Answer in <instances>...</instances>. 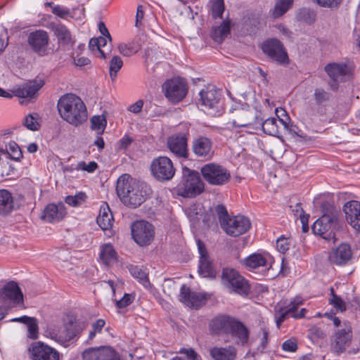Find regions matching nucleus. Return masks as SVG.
<instances>
[{
	"mask_svg": "<svg viewBox=\"0 0 360 360\" xmlns=\"http://www.w3.org/2000/svg\"><path fill=\"white\" fill-rule=\"evenodd\" d=\"M150 191L146 183L132 179L127 174L121 175L117 181V194L121 201L130 207L140 206L146 200Z\"/></svg>",
	"mask_w": 360,
	"mask_h": 360,
	"instance_id": "f257e3e1",
	"label": "nucleus"
},
{
	"mask_svg": "<svg viewBox=\"0 0 360 360\" xmlns=\"http://www.w3.org/2000/svg\"><path fill=\"white\" fill-rule=\"evenodd\" d=\"M57 107L60 117L74 127L80 126L87 120L88 112L84 103L73 94L61 96Z\"/></svg>",
	"mask_w": 360,
	"mask_h": 360,
	"instance_id": "f03ea898",
	"label": "nucleus"
},
{
	"mask_svg": "<svg viewBox=\"0 0 360 360\" xmlns=\"http://www.w3.org/2000/svg\"><path fill=\"white\" fill-rule=\"evenodd\" d=\"M210 331L216 335L226 334L236 338V343L245 345L249 340L247 327L234 317L226 315L213 319L210 323Z\"/></svg>",
	"mask_w": 360,
	"mask_h": 360,
	"instance_id": "7ed1b4c3",
	"label": "nucleus"
},
{
	"mask_svg": "<svg viewBox=\"0 0 360 360\" xmlns=\"http://www.w3.org/2000/svg\"><path fill=\"white\" fill-rule=\"evenodd\" d=\"M321 211L323 214L313 224L312 231L325 240L335 242V231L339 228L338 212L333 205L328 202L322 203Z\"/></svg>",
	"mask_w": 360,
	"mask_h": 360,
	"instance_id": "20e7f679",
	"label": "nucleus"
},
{
	"mask_svg": "<svg viewBox=\"0 0 360 360\" xmlns=\"http://www.w3.org/2000/svg\"><path fill=\"white\" fill-rule=\"evenodd\" d=\"M204 183L198 172L183 169L182 180L176 187V193L184 198H194L204 191Z\"/></svg>",
	"mask_w": 360,
	"mask_h": 360,
	"instance_id": "39448f33",
	"label": "nucleus"
},
{
	"mask_svg": "<svg viewBox=\"0 0 360 360\" xmlns=\"http://www.w3.org/2000/svg\"><path fill=\"white\" fill-rule=\"evenodd\" d=\"M81 331L82 328L75 319L68 317L63 324L50 326L46 330V335L60 344H65L72 340Z\"/></svg>",
	"mask_w": 360,
	"mask_h": 360,
	"instance_id": "423d86ee",
	"label": "nucleus"
},
{
	"mask_svg": "<svg viewBox=\"0 0 360 360\" xmlns=\"http://www.w3.org/2000/svg\"><path fill=\"white\" fill-rule=\"evenodd\" d=\"M203 179L213 186H221L228 183L231 174L228 169L216 163H208L203 165L200 169Z\"/></svg>",
	"mask_w": 360,
	"mask_h": 360,
	"instance_id": "0eeeda50",
	"label": "nucleus"
},
{
	"mask_svg": "<svg viewBox=\"0 0 360 360\" xmlns=\"http://www.w3.org/2000/svg\"><path fill=\"white\" fill-rule=\"evenodd\" d=\"M221 283L229 290L240 295H247L250 290L248 281L233 269L223 270Z\"/></svg>",
	"mask_w": 360,
	"mask_h": 360,
	"instance_id": "6e6552de",
	"label": "nucleus"
},
{
	"mask_svg": "<svg viewBox=\"0 0 360 360\" xmlns=\"http://www.w3.org/2000/svg\"><path fill=\"white\" fill-rule=\"evenodd\" d=\"M153 176L159 181L171 180L175 174V167L172 161L166 156L155 158L150 165Z\"/></svg>",
	"mask_w": 360,
	"mask_h": 360,
	"instance_id": "1a4fd4ad",
	"label": "nucleus"
},
{
	"mask_svg": "<svg viewBox=\"0 0 360 360\" xmlns=\"http://www.w3.org/2000/svg\"><path fill=\"white\" fill-rule=\"evenodd\" d=\"M352 340V329L349 322L344 321L342 328L335 330L331 339V351L340 354L350 345Z\"/></svg>",
	"mask_w": 360,
	"mask_h": 360,
	"instance_id": "9d476101",
	"label": "nucleus"
},
{
	"mask_svg": "<svg viewBox=\"0 0 360 360\" xmlns=\"http://www.w3.org/2000/svg\"><path fill=\"white\" fill-rule=\"evenodd\" d=\"M220 225L226 234L233 237L246 233L251 227L250 219L242 215L221 219Z\"/></svg>",
	"mask_w": 360,
	"mask_h": 360,
	"instance_id": "9b49d317",
	"label": "nucleus"
},
{
	"mask_svg": "<svg viewBox=\"0 0 360 360\" xmlns=\"http://www.w3.org/2000/svg\"><path fill=\"white\" fill-rule=\"evenodd\" d=\"M131 236L134 241L141 246L149 245L154 238L153 226L148 221L140 220L131 225Z\"/></svg>",
	"mask_w": 360,
	"mask_h": 360,
	"instance_id": "f8f14e48",
	"label": "nucleus"
},
{
	"mask_svg": "<svg viewBox=\"0 0 360 360\" xmlns=\"http://www.w3.org/2000/svg\"><path fill=\"white\" fill-rule=\"evenodd\" d=\"M262 49L266 56L278 64L286 65L289 63L287 51L280 41L276 39L267 40L263 43Z\"/></svg>",
	"mask_w": 360,
	"mask_h": 360,
	"instance_id": "ddd939ff",
	"label": "nucleus"
},
{
	"mask_svg": "<svg viewBox=\"0 0 360 360\" xmlns=\"http://www.w3.org/2000/svg\"><path fill=\"white\" fill-rule=\"evenodd\" d=\"M50 38L44 30L32 32L27 37V43L31 49L39 56H46L49 53Z\"/></svg>",
	"mask_w": 360,
	"mask_h": 360,
	"instance_id": "4468645a",
	"label": "nucleus"
},
{
	"mask_svg": "<svg viewBox=\"0 0 360 360\" xmlns=\"http://www.w3.org/2000/svg\"><path fill=\"white\" fill-rule=\"evenodd\" d=\"M162 89L166 98L172 103L181 101L187 94V86L181 79H173L166 81Z\"/></svg>",
	"mask_w": 360,
	"mask_h": 360,
	"instance_id": "2eb2a0df",
	"label": "nucleus"
},
{
	"mask_svg": "<svg viewBox=\"0 0 360 360\" xmlns=\"http://www.w3.org/2000/svg\"><path fill=\"white\" fill-rule=\"evenodd\" d=\"M32 360H59V352L42 342H36L30 349Z\"/></svg>",
	"mask_w": 360,
	"mask_h": 360,
	"instance_id": "dca6fc26",
	"label": "nucleus"
},
{
	"mask_svg": "<svg viewBox=\"0 0 360 360\" xmlns=\"http://www.w3.org/2000/svg\"><path fill=\"white\" fill-rule=\"evenodd\" d=\"M354 65L351 61L329 63L325 67L328 76L335 81H342L345 77H350Z\"/></svg>",
	"mask_w": 360,
	"mask_h": 360,
	"instance_id": "f3484780",
	"label": "nucleus"
},
{
	"mask_svg": "<svg viewBox=\"0 0 360 360\" xmlns=\"http://www.w3.org/2000/svg\"><path fill=\"white\" fill-rule=\"evenodd\" d=\"M200 104L202 110L207 113L217 109L219 101V94L214 86H208L199 93Z\"/></svg>",
	"mask_w": 360,
	"mask_h": 360,
	"instance_id": "a211bd4d",
	"label": "nucleus"
},
{
	"mask_svg": "<svg viewBox=\"0 0 360 360\" xmlns=\"http://www.w3.org/2000/svg\"><path fill=\"white\" fill-rule=\"evenodd\" d=\"M169 150L178 158H188L187 135L179 133L168 137L167 141Z\"/></svg>",
	"mask_w": 360,
	"mask_h": 360,
	"instance_id": "6ab92c4d",
	"label": "nucleus"
},
{
	"mask_svg": "<svg viewBox=\"0 0 360 360\" xmlns=\"http://www.w3.org/2000/svg\"><path fill=\"white\" fill-rule=\"evenodd\" d=\"M84 360H120L117 353L110 347L89 348L83 354Z\"/></svg>",
	"mask_w": 360,
	"mask_h": 360,
	"instance_id": "aec40b11",
	"label": "nucleus"
},
{
	"mask_svg": "<svg viewBox=\"0 0 360 360\" xmlns=\"http://www.w3.org/2000/svg\"><path fill=\"white\" fill-rule=\"evenodd\" d=\"M255 117L253 111L248 108L235 109L232 112L231 121L229 122L227 125L231 124L236 128L245 127L253 124ZM227 127H229V126H227Z\"/></svg>",
	"mask_w": 360,
	"mask_h": 360,
	"instance_id": "412c9836",
	"label": "nucleus"
},
{
	"mask_svg": "<svg viewBox=\"0 0 360 360\" xmlns=\"http://www.w3.org/2000/svg\"><path fill=\"white\" fill-rule=\"evenodd\" d=\"M0 300L5 303H22L23 295L18 283L15 281L8 282L0 290Z\"/></svg>",
	"mask_w": 360,
	"mask_h": 360,
	"instance_id": "4be33fe9",
	"label": "nucleus"
},
{
	"mask_svg": "<svg viewBox=\"0 0 360 360\" xmlns=\"http://www.w3.org/2000/svg\"><path fill=\"white\" fill-rule=\"evenodd\" d=\"M179 297L180 301L185 305L195 309L200 307L206 300L203 294L192 292L186 285L181 286Z\"/></svg>",
	"mask_w": 360,
	"mask_h": 360,
	"instance_id": "5701e85b",
	"label": "nucleus"
},
{
	"mask_svg": "<svg viewBox=\"0 0 360 360\" xmlns=\"http://www.w3.org/2000/svg\"><path fill=\"white\" fill-rule=\"evenodd\" d=\"M197 245L200 254L199 274L205 278H213L215 271L209 259L205 244L200 240H197Z\"/></svg>",
	"mask_w": 360,
	"mask_h": 360,
	"instance_id": "b1692460",
	"label": "nucleus"
},
{
	"mask_svg": "<svg viewBox=\"0 0 360 360\" xmlns=\"http://www.w3.org/2000/svg\"><path fill=\"white\" fill-rule=\"evenodd\" d=\"M344 211L349 224L360 233V202L356 200L347 202L344 206Z\"/></svg>",
	"mask_w": 360,
	"mask_h": 360,
	"instance_id": "393cba45",
	"label": "nucleus"
},
{
	"mask_svg": "<svg viewBox=\"0 0 360 360\" xmlns=\"http://www.w3.org/2000/svg\"><path fill=\"white\" fill-rule=\"evenodd\" d=\"M212 143L205 136H200L192 143L193 152L198 157L210 158L212 155Z\"/></svg>",
	"mask_w": 360,
	"mask_h": 360,
	"instance_id": "a878e982",
	"label": "nucleus"
},
{
	"mask_svg": "<svg viewBox=\"0 0 360 360\" xmlns=\"http://www.w3.org/2000/svg\"><path fill=\"white\" fill-rule=\"evenodd\" d=\"M65 214L66 211L63 204H49L45 207L41 218L48 222H56L61 220Z\"/></svg>",
	"mask_w": 360,
	"mask_h": 360,
	"instance_id": "bb28decb",
	"label": "nucleus"
},
{
	"mask_svg": "<svg viewBox=\"0 0 360 360\" xmlns=\"http://www.w3.org/2000/svg\"><path fill=\"white\" fill-rule=\"evenodd\" d=\"M352 257V250L348 244L342 243L329 255V260L335 264H342L348 262Z\"/></svg>",
	"mask_w": 360,
	"mask_h": 360,
	"instance_id": "cd10ccee",
	"label": "nucleus"
},
{
	"mask_svg": "<svg viewBox=\"0 0 360 360\" xmlns=\"http://www.w3.org/2000/svg\"><path fill=\"white\" fill-rule=\"evenodd\" d=\"M44 81L36 79L25 83L18 86L15 90V94L20 98H32L43 86Z\"/></svg>",
	"mask_w": 360,
	"mask_h": 360,
	"instance_id": "c85d7f7f",
	"label": "nucleus"
},
{
	"mask_svg": "<svg viewBox=\"0 0 360 360\" xmlns=\"http://www.w3.org/2000/svg\"><path fill=\"white\" fill-rule=\"evenodd\" d=\"M18 208L12 193L6 189L0 190V214L6 215Z\"/></svg>",
	"mask_w": 360,
	"mask_h": 360,
	"instance_id": "c756f323",
	"label": "nucleus"
},
{
	"mask_svg": "<svg viewBox=\"0 0 360 360\" xmlns=\"http://www.w3.org/2000/svg\"><path fill=\"white\" fill-rule=\"evenodd\" d=\"M210 354L214 360H235L237 350L233 346L226 347H214L210 349Z\"/></svg>",
	"mask_w": 360,
	"mask_h": 360,
	"instance_id": "7c9ffc66",
	"label": "nucleus"
},
{
	"mask_svg": "<svg viewBox=\"0 0 360 360\" xmlns=\"http://www.w3.org/2000/svg\"><path fill=\"white\" fill-rule=\"evenodd\" d=\"M112 214L107 204H103L97 217V224L103 230L110 229L113 224Z\"/></svg>",
	"mask_w": 360,
	"mask_h": 360,
	"instance_id": "2f4dec72",
	"label": "nucleus"
},
{
	"mask_svg": "<svg viewBox=\"0 0 360 360\" xmlns=\"http://www.w3.org/2000/svg\"><path fill=\"white\" fill-rule=\"evenodd\" d=\"M243 264L249 269H255L261 266H267L268 259L260 253H253L243 260Z\"/></svg>",
	"mask_w": 360,
	"mask_h": 360,
	"instance_id": "473e14b6",
	"label": "nucleus"
},
{
	"mask_svg": "<svg viewBox=\"0 0 360 360\" xmlns=\"http://www.w3.org/2000/svg\"><path fill=\"white\" fill-rule=\"evenodd\" d=\"M100 259L105 265L116 262L117 255L112 245L105 244L101 247Z\"/></svg>",
	"mask_w": 360,
	"mask_h": 360,
	"instance_id": "72a5a7b5",
	"label": "nucleus"
},
{
	"mask_svg": "<svg viewBox=\"0 0 360 360\" xmlns=\"http://www.w3.org/2000/svg\"><path fill=\"white\" fill-rule=\"evenodd\" d=\"M303 299L300 297H295L285 307V309L290 314V316L295 319H300L304 316L307 309H301L300 311H297V309L303 304Z\"/></svg>",
	"mask_w": 360,
	"mask_h": 360,
	"instance_id": "f704fd0d",
	"label": "nucleus"
},
{
	"mask_svg": "<svg viewBox=\"0 0 360 360\" xmlns=\"http://www.w3.org/2000/svg\"><path fill=\"white\" fill-rule=\"evenodd\" d=\"M18 170L8 160L1 158L0 177L3 179H12L17 176Z\"/></svg>",
	"mask_w": 360,
	"mask_h": 360,
	"instance_id": "c9c22d12",
	"label": "nucleus"
},
{
	"mask_svg": "<svg viewBox=\"0 0 360 360\" xmlns=\"http://www.w3.org/2000/svg\"><path fill=\"white\" fill-rule=\"evenodd\" d=\"M278 123H280L279 120H277L274 117L268 118L262 123V130L266 134L278 137L280 134Z\"/></svg>",
	"mask_w": 360,
	"mask_h": 360,
	"instance_id": "e433bc0d",
	"label": "nucleus"
},
{
	"mask_svg": "<svg viewBox=\"0 0 360 360\" xmlns=\"http://www.w3.org/2000/svg\"><path fill=\"white\" fill-rule=\"evenodd\" d=\"M229 22H223L221 25L214 27L212 31V38L217 42L221 43L224 39L229 34Z\"/></svg>",
	"mask_w": 360,
	"mask_h": 360,
	"instance_id": "4c0bfd02",
	"label": "nucleus"
},
{
	"mask_svg": "<svg viewBox=\"0 0 360 360\" xmlns=\"http://www.w3.org/2000/svg\"><path fill=\"white\" fill-rule=\"evenodd\" d=\"M293 0H276L275 6L271 11L274 18H277L286 13L292 5Z\"/></svg>",
	"mask_w": 360,
	"mask_h": 360,
	"instance_id": "58836bf2",
	"label": "nucleus"
},
{
	"mask_svg": "<svg viewBox=\"0 0 360 360\" xmlns=\"http://www.w3.org/2000/svg\"><path fill=\"white\" fill-rule=\"evenodd\" d=\"M129 272L144 287L148 288L150 285L148 274L141 268L137 266H131L129 268Z\"/></svg>",
	"mask_w": 360,
	"mask_h": 360,
	"instance_id": "ea45409f",
	"label": "nucleus"
},
{
	"mask_svg": "<svg viewBox=\"0 0 360 360\" xmlns=\"http://www.w3.org/2000/svg\"><path fill=\"white\" fill-rule=\"evenodd\" d=\"M53 32L59 43L68 44L70 42L71 34L65 25H57L53 28Z\"/></svg>",
	"mask_w": 360,
	"mask_h": 360,
	"instance_id": "a19ab883",
	"label": "nucleus"
},
{
	"mask_svg": "<svg viewBox=\"0 0 360 360\" xmlns=\"http://www.w3.org/2000/svg\"><path fill=\"white\" fill-rule=\"evenodd\" d=\"M91 129L101 135L105 129L107 121L104 115H94L91 118Z\"/></svg>",
	"mask_w": 360,
	"mask_h": 360,
	"instance_id": "79ce46f5",
	"label": "nucleus"
},
{
	"mask_svg": "<svg viewBox=\"0 0 360 360\" xmlns=\"http://www.w3.org/2000/svg\"><path fill=\"white\" fill-rule=\"evenodd\" d=\"M7 153H5L6 159L20 161L22 158L20 148L15 142H10L6 148Z\"/></svg>",
	"mask_w": 360,
	"mask_h": 360,
	"instance_id": "37998d69",
	"label": "nucleus"
},
{
	"mask_svg": "<svg viewBox=\"0 0 360 360\" xmlns=\"http://www.w3.org/2000/svg\"><path fill=\"white\" fill-rule=\"evenodd\" d=\"M123 61L118 56L112 57L110 62V76L114 80L117 77V72L122 68Z\"/></svg>",
	"mask_w": 360,
	"mask_h": 360,
	"instance_id": "c03bdc74",
	"label": "nucleus"
},
{
	"mask_svg": "<svg viewBox=\"0 0 360 360\" xmlns=\"http://www.w3.org/2000/svg\"><path fill=\"white\" fill-rule=\"evenodd\" d=\"M38 120V114H30L25 117L23 124L28 129L32 131H37L39 129L40 126Z\"/></svg>",
	"mask_w": 360,
	"mask_h": 360,
	"instance_id": "a18cd8bd",
	"label": "nucleus"
},
{
	"mask_svg": "<svg viewBox=\"0 0 360 360\" xmlns=\"http://www.w3.org/2000/svg\"><path fill=\"white\" fill-rule=\"evenodd\" d=\"M211 11L214 18H222L224 11V0H211Z\"/></svg>",
	"mask_w": 360,
	"mask_h": 360,
	"instance_id": "49530a36",
	"label": "nucleus"
},
{
	"mask_svg": "<svg viewBox=\"0 0 360 360\" xmlns=\"http://www.w3.org/2000/svg\"><path fill=\"white\" fill-rule=\"evenodd\" d=\"M331 297L329 299V303L333 306L338 311L342 312L346 310L345 302L337 295L335 294L333 288H330Z\"/></svg>",
	"mask_w": 360,
	"mask_h": 360,
	"instance_id": "de8ad7c7",
	"label": "nucleus"
},
{
	"mask_svg": "<svg viewBox=\"0 0 360 360\" xmlns=\"http://www.w3.org/2000/svg\"><path fill=\"white\" fill-rule=\"evenodd\" d=\"M308 338L314 342L317 343L320 340L326 336L323 330L316 326H312L309 328Z\"/></svg>",
	"mask_w": 360,
	"mask_h": 360,
	"instance_id": "09e8293b",
	"label": "nucleus"
},
{
	"mask_svg": "<svg viewBox=\"0 0 360 360\" xmlns=\"http://www.w3.org/2000/svg\"><path fill=\"white\" fill-rule=\"evenodd\" d=\"M85 193L80 192L75 195H68L65 198V202L70 206L77 207L81 205L85 202L86 200Z\"/></svg>",
	"mask_w": 360,
	"mask_h": 360,
	"instance_id": "8fccbe9b",
	"label": "nucleus"
},
{
	"mask_svg": "<svg viewBox=\"0 0 360 360\" xmlns=\"http://www.w3.org/2000/svg\"><path fill=\"white\" fill-rule=\"evenodd\" d=\"M297 18L299 20L311 24L315 21V14L307 8H303L298 13Z\"/></svg>",
	"mask_w": 360,
	"mask_h": 360,
	"instance_id": "3c124183",
	"label": "nucleus"
},
{
	"mask_svg": "<svg viewBox=\"0 0 360 360\" xmlns=\"http://www.w3.org/2000/svg\"><path fill=\"white\" fill-rule=\"evenodd\" d=\"M28 338L31 339H37L38 338V326L37 320L32 318L30 323L27 325Z\"/></svg>",
	"mask_w": 360,
	"mask_h": 360,
	"instance_id": "603ef678",
	"label": "nucleus"
},
{
	"mask_svg": "<svg viewBox=\"0 0 360 360\" xmlns=\"http://www.w3.org/2000/svg\"><path fill=\"white\" fill-rule=\"evenodd\" d=\"M314 98L318 104H321L330 98V94L321 89H316L314 91Z\"/></svg>",
	"mask_w": 360,
	"mask_h": 360,
	"instance_id": "864d4df0",
	"label": "nucleus"
},
{
	"mask_svg": "<svg viewBox=\"0 0 360 360\" xmlns=\"http://www.w3.org/2000/svg\"><path fill=\"white\" fill-rule=\"evenodd\" d=\"M98 167V165L96 162L92 161L86 164L85 162H79L76 169L77 170L86 171L88 172H94Z\"/></svg>",
	"mask_w": 360,
	"mask_h": 360,
	"instance_id": "5fc2aeb1",
	"label": "nucleus"
},
{
	"mask_svg": "<svg viewBox=\"0 0 360 360\" xmlns=\"http://www.w3.org/2000/svg\"><path fill=\"white\" fill-rule=\"evenodd\" d=\"M290 248L288 239L281 236L276 240V248L281 253H285Z\"/></svg>",
	"mask_w": 360,
	"mask_h": 360,
	"instance_id": "6e6d98bb",
	"label": "nucleus"
},
{
	"mask_svg": "<svg viewBox=\"0 0 360 360\" xmlns=\"http://www.w3.org/2000/svg\"><path fill=\"white\" fill-rule=\"evenodd\" d=\"M316 4L321 7L333 8L338 7L342 0H313Z\"/></svg>",
	"mask_w": 360,
	"mask_h": 360,
	"instance_id": "4d7b16f0",
	"label": "nucleus"
},
{
	"mask_svg": "<svg viewBox=\"0 0 360 360\" xmlns=\"http://www.w3.org/2000/svg\"><path fill=\"white\" fill-rule=\"evenodd\" d=\"M52 13L60 18H65L70 14V10L68 8L60 5H56V6H54L53 8Z\"/></svg>",
	"mask_w": 360,
	"mask_h": 360,
	"instance_id": "13d9d810",
	"label": "nucleus"
},
{
	"mask_svg": "<svg viewBox=\"0 0 360 360\" xmlns=\"http://www.w3.org/2000/svg\"><path fill=\"white\" fill-rule=\"evenodd\" d=\"M118 50L124 56H130L136 52L132 46L124 43L119 44Z\"/></svg>",
	"mask_w": 360,
	"mask_h": 360,
	"instance_id": "bf43d9fd",
	"label": "nucleus"
},
{
	"mask_svg": "<svg viewBox=\"0 0 360 360\" xmlns=\"http://www.w3.org/2000/svg\"><path fill=\"white\" fill-rule=\"evenodd\" d=\"M134 300V297L130 294H124V295L119 300L116 301V305L118 308H124L129 305Z\"/></svg>",
	"mask_w": 360,
	"mask_h": 360,
	"instance_id": "052dcab7",
	"label": "nucleus"
},
{
	"mask_svg": "<svg viewBox=\"0 0 360 360\" xmlns=\"http://www.w3.org/2000/svg\"><path fill=\"white\" fill-rule=\"evenodd\" d=\"M8 45V37L6 30L0 26V54L4 52Z\"/></svg>",
	"mask_w": 360,
	"mask_h": 360,
	"instance_id": "680f3d73",
	"label": "nucleus"
},
{
	"mask_svg": "<svg viewBox=\"0 0 360 360\" xmlns=\"http://www.w3.org/2000/svg\"><path fill=\"white\" fill-rule=\"evenodd\" d=\"M279 122L281 124H282L283 126V127L288 130L290 131V132L293 134V135H296L299 137H302V138H304L305 137L303 134V133L301 131H297V128L295 127H292L291 126L290 127H289L288 124L287 123V122L283 120V119H280L279 120Z\"/></svg>",
	"mask_w": 360,
	"mask_h": 360,
	"instance_id": "e2e57ef3",
	"label": "nucleus"
},
{
	"mask_svg": "<svg viewBox=\"0 0 360 360\" xmlns=\"http://www.w3.org/2000/svg\"><path fill=\"white\" fill-rule=\"evenodd\" d=\"M143 103H144L143 101L141 99H139V100L136 101L134 103L130 105L127 108V110L132 113L138 114L141 112L143 107Z\"/></svg>",
	"mask_w": 360,
	"mask_h": 360,
	"instance_id": "0e129e2a",
	"label": "nucleus"
},
{
	"mask_svg": "<svg viewBox=\"0 0 360 360\" xmlns=\"http://www.w3.org/2000/svg\"><path fill=\"white\" fill-rule=\"evenodd\" d=\"M268 336H269V331L266 328H262V338L260 340V345L258 347L257 349L260 351L261 352H263L268 343Z\"/></svg>",
	"mask_w": 360,
	"mask_h": 360,
	"instance_id": "69168bd1",
	"label": "nucleus"
},
{
	"mask_svg": "<svg viewBox=\"0 0 360 360\" xmlns=\"http://www.w3.org/2000/svg\"><path fill=\"white\" fill-rule=\"evenodd\" d=\"M282 349L284 351L293 352L297 349V345L295 340H287L282 345Z\"/></svg>",
	"mask_w": 360,
	"mask_h": 360,
	"instance_id": "338daca9",
	"label": "nucleus"
},
{
	"mask_svg": "<svg viewBox=\"0 0 360 360\" xmlns=\"http://www.w3.org/2000/svg\"><path fill=\"white\" fill-rule=\"evenodd\" d=\"M179 352L186 354V356L191 360H201L200 356L198 355L192 349H182Z\"/></svg>",
	"mask_w": 360,
	"mask_h": 360,
	"instance_id": "774afa93",
	"label": "nucleus"
}]
</instances>
